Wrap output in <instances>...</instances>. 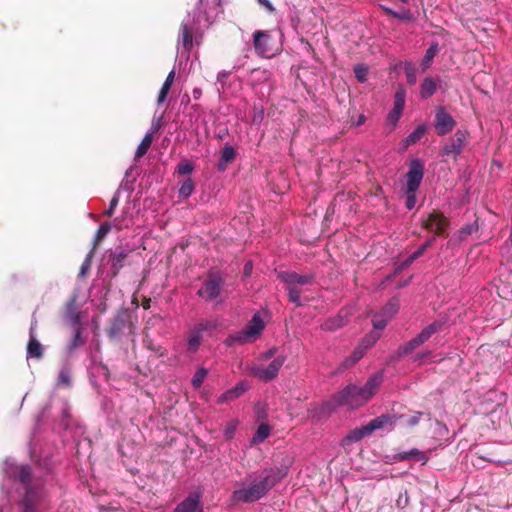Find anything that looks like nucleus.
Instances as JSON below:
<instances>
[{
    "mask_svg": "<svg viewBox=\"0 0 512 512\" xmlns=\"http://www.w3.org/2000/svg\"><path fill=\"white\" fill-rule=\"evenodd\" d=\"M9 477L14 478L20 482L25 490V497L23 499V512H32L31 493V469L29 466L23 465H9L7 468Z\"/></svg>",
    "mask_w": 512,
    "mask_h": 512,
    "instance_id": "obj_6",
    "label": "nucleus"
},
{
    "mask_svg": "<svg viewBox=\"0 0 512 512\" xmlns=\"http://www.w3.org/2000/svg\"><path fill=\"white\" fill-rule=\"evenodd\" d=\"M469 132L467 130H457L453 137L442 147L443 155H453L454 158L459 156L467 142Z\"/></svg>",
    "mask_w": 512,
    "mask_h": 512,
    "instance_id": "obj_12",
    "label": "nucleus"
},
{
    "mask_svg": "<svg viewBox=\"0 0 512 512\" xmlns=\"http://www.w3.org/2000/svg\"><path fill=\"white\" fill-rule=\"evenodd\" d=\"M270 36L267 32L257 30L253 34V45L259 55H266L269 52L267 43Z\"/></svg>",
    "mask_w": 512,
    "mask_h": 512,
    "instance_id": "obj_24",
    "label": "nucleus"
},
{
    "mask_svg": "<svg viewBox=\"0 0 512 512\" xmlns=\"http://www.w3.org/2000/svg\"><path fill=\"white\" fill-rule=\"evenodd\" d=\"M287 291H288V300L293 303L296 307L302 306L301 302V290L298 289L296 286L293 285H287Z\"/></svg>",
    "mask_w": 512,
    "mask_h": 512,
    "instance_id": "obj_38",
    "label": "nucleus"
},
{
    "mask_svg": "<svg viewBox=\"0 0 512 512\" xmlns=\"http://www.w3.org/2000/svg\"><path fill=\"white\" fill-rule=\"evenodd\" d=\"M43 351V346L36 339H34V358H41Z\"/></svg>",
    "mask_w": 512,
    "mask_h": 512,
    "instance_id": "obj_54",
    "label": "nucleus"
},
{
    "mask_svg": "<svg viewBox=\"0 0 512 512\" xmlns=\"http://www.w3.org/2000/svg\"><path fill=\"white\" fill-rule=\"evenodd\" d=\"M449 224L448 218L436 211L430 213L426 219L422 220L423 228L433 231L435 236H444Z\"/></svg>",
    "mask_w": 512,
    "mask_h": 512,
    "instance_id": "obj_11",
    "label": "nucleus"
},
{
    "mask_svg": "<svg viewBox=\"0 0 512 512\" xmlns=\"http://www.w3.org/2000/svg\"><path fill=\"white\" fill-rule=\"evenodd\" d=\"M370 426L367 423L366 425L361 426L360 428H355L351 430L344 438H343V444L344 445H350L352 443H356L360 440H362L364 437L369 436L372 434L371 429H369Z\"/></svg>",
    "mask_w": 512,
    "mask_h": 512,
    "instance_id": "obj_23",
    "label": "nucleus"
},
{
    "mask_svg": "<svg viewBox=\"0 0 512 512\" xmlns=\"http://www.w3.org/2000/svg\"><path fill=\"white\" fill-rule=\"evenodd\" d=\"M403 417V415H398L396 413L382 414L368 422L370 426L369 429H371L373 433L378 429H382L385 427H393Z\"/></svg>",
    "mask_w": 512,
    "mask_h": 512,
    "instance_id": "obj_17",
    "label": "nucleus"
},
{
    "mask_svg": "<svg viewBox=\"0 0 512 512\" xmlns=\"http://www.w3.org/2000/svg\"><path fill=\"white\" fill-rule=\"evenodd\" d=\"M265 323L259 315L255 314L252 319L243 328L245 333L254 341L264 330Z\"/></svg>",
    "mask_w": 512,
    "mask_h": 512,
    "instance_id": "obj_21",
    "label": "nucleus"
},
{
    "mask_svg": "<svg viewBox=\"0 0 512 512\" xmlns=\"http://www.w3.org/2000/svg\"><path fill=\"white\" fill-rule=\"evenodd\" d=\"M247 82L257 93L262 95H264L263 89H266L269 94L274 87L271 71L261 67L250 70Z\"/></svg>",
    "mask_w": 512,
    "mask_h": 512,
    "instance_id": "obj_8",
    "label": "nucleus"
},
{
    "mask_svg": "<svg viewBox=\"0 0 512 512\" xmlns=\"http://www.w3.org/2000/svg\"><path fill=\"white\" fill-rule=\"evenodd\" d=\"M439 46L437 42H433L429 48L426 50V53L422 59L421 66L423 70L429 68L433 62L434 57L438 53Z\"/></svg>",
    "mask_w": 512,
    "mask_h": 512,
    "instance_id": "obj_34",
    "label": "nucleus"
},
{
    "mask_svg": "<svg viewBox=\"0 0 512 512\" xmlns=\"http://www.w3.org/2000/svg\"><path fill=\"white\" fill-rule=\"evenodd\" d=\"M427 131V125L426 124H420L416 127L415 130H413L404 140V145L406 147L416 144L418 141L421 140V138L425 135Z\"/></svg>",
    "mask_w": 512,
    "mask_h": 512,
    "instance_id": "obj_29",
    "label": "nucleus"
},
{
    "mask_svg": "<svg viewBox=\"0 0 512 512\" xmlns=\"http://www.w3.org/2000/svg\"><path fill=\"white\" fill-rule=\"evenodd\" d=\"M194 165L189 160H183L177 165V172L181 175H187L192 173Z\"/></svg>",
    "mask_w": 512,
    "mask_h": 512,
    "instance_id": "obj_47",
    "label": "nucleus"
},
{
    "mask_svg": "<svg viewBox=\"0 0 512 512\" xmlns=\"http://www.w3.org/2000/svg\"><path fill=\"white\" fill-rule=\"evenodd\" d=\"M353 366L352 362L350 361L349 357H346L340 364V369L345 370L349 369Z\"/></svg>",
    "mask_w": 512,
    "mask_h": 512,
    "instance_id": "obj_63",
    "label": "nucleus"
},
{
    "mask_svg": "<svg viewBox=\"0 0 512 512\" xmlns=\"http://www.w3.org/2000/svg\"><path fill=\"white\" fill-rule=\"evenodd\" d=\"M422 344L420 343V341L417 339V337H413L411 340H409L408 342L400 345L397 350H396V357L398 359L400 358H405L407 357L408 355H410L411 353L414 352V350L416 348H418L419 346H421Z\"/></svg>",
    "mask_w": 512,
    "mask_h": 512,
    "instance_id": "obj_27",
    "label": "nucleus"
},
{
    "mask_svg": "<svg viewBox=\"0 0 512 512\" xmlns=\"http://www.w3.org/2000/svg\"><path fill=\"white\" fill-rule=\"evenodd\" d=\"M424 163L419 158H414L409 164V169L405 174V207L412 210L416 205V192L419 189L424 177Z\"/></svg>",
    "mask_w": 512,
    "mask_h": 512,
    "instance_id": "obj_3",
    "label": "nucleus"
},
{
    "mask_svg": "<svg viewBox=\"0 0 512 512\" xmlns=\"http://www.w3.org/2000/svg\"><path fill=\"white\" fill-rule=\"evenodd\" d=\"M354 73H355L356 79L359 82L363 83L366 81V76H367L368 70L364 65H356L354 67Z\"/></svg>",
    "mask_w": 512,
    "mask_h": 512,
    "instance_id": "obj_49",
    "label": "nucleus"
},
{
    "mask_svg": "<svg viewBox=\"0 0 512 512\" xmlns=\"http://www.w3.org/2000/svg\"><path fill=\"white\" fill-rule=\"evenodd\" d=\"M285 355H278L276 358H274L271 363L264 367V366H256L252 368V374L253 376L257 377L258 379L269 382L272 381L274 378L277 377L281 367L286 361Z\"/></svg>",
    "mask_w": 512,
    "mask_h": 512,
    "instance_id": "obj_9",
    "label": "nucleus"
},
{
    "mask_svg": "<svg viewBox=\"0 0 512 512\" xmlns=\"http://www.w3.org/2000/svg\"><path fill=\"white\" fill-rule=\"evenodd\" d=\"M118 202H119V195H118V193H116L110 200L108 209L104 212V215L106 217H111L114 214V210H115L116 206L118 205Z\"/></svg>",
    "mask_w": 512,
    "mask_h": 512,
    "instance_id": "obj_51",
    "label": "nucleus"
},
{
    "mask_svg": "<svg viewBox=\"0 0 512 512\" xmlns=\"http://www.w3.org/2000/svg\"><path fill=\"white\" fill-rule=\"evenodd\" d=\"M252 269H253L252 261L246 262L244 265V268H243V275L245 277H249L252 273Z\"/></svg>",
    "mask_w": 512,
    "mask_h": 512,
    "instance_id": "obj_58",
    "label": "nucleus"
},
{
    "mask_svg": "<svg viewBox=\"0 0 512 512\" xmlns=\"http://www.w3.org/2000/svg\"><path fill=\"white\" fill-rule=\"evenodd\" d=\"M341 320L338 318H333L327 320L325 323L321 325V328L326 331H333L339 327H341Z\"/></svg>",
    "mask_w": 512,
    "mask_h": 512,
    "instance_id": "obj_48",
    "label": "nucleus"
},
{
    "mask_svg": "<svg viewBox=\"0 0 512 512\" xmlns=\"http://www.w3.org/2000/svg\"><path fill=\"white\" fill-rule=\"evenodd\" d=\"M277 352L276 347H272L269 350H267L265 353H263V359L268 360L272 358Z\"/></svg>",
    "mask_w": 512,
    "mask_h": 512,
    "instance_id": "obj_62",
    "label": "nucleus"
},
{
    "mask_svg": "<svg viewBox=\"0 0 512 512\" xmlns=\"http://www.w3.org/2000/svg\"><path fill=\"white\" fill-rule=\"evenodd\" d=\"M404 70H405L407 83L411 86L415 85L417 82V77H416V68L414 67V65L411 63H405Z\"/></svg>",
    "mask_w": 512,
    "mask_h": 512,
    "instance_id": "obj_44",
    "label": "nucleus"
},
{
    "mask_svg": "<svg viewBox=\"0 0 512 512\" xmlns=\"http://www.w3.org/2000/svg\"><path fill=\"white\" fill-rule=\"evenodd\" d=\"M59 381L61 383L65 384L66 386H69L70 383H71L69 375L67 373H65V372H61L59 374Z\"/></svg>",
    "mask_w": 512,
    "mask_h": 512,
    "instance_id": "obj_60",
    "label": "nucleus"
},
{
    "mask_svg": "<svg viewBox=\"0 0 512 512\" xmlns=\"http://www.w3.org/2000/svg\"><path fill=\"white\" fill-rule=\"evenodd\" d=\"M76 301L77 296L74 294L65 305L64 317L71 327L82 326L81 313L77 308Z\"/></svg>",
    "mask_w": 512,
    "mask_h": 512,
    "instance_id": "obj_18",
    "label": "nucleus"
},
{
    "mask_svg": "<svg viewBox=\"0 0 512 512\" xmlns=\"http://www.w3.org/2000/svg\"><path fill=\"white\" fill-rule=\"evenodd\" d=\"M431 355H432V352L430 350L418 352L414 356V362H417L418 365H423L425 363V359L430 358Z\"/></svg>",
    "mask_w": 512,
    "mask_h": 512,
    "instance_id": "obj_52",
    "label": "nucleus"
},
{
    "mask_svg": "<svg viewBox=\"0 0 512 512\" xmlns=\"http://www.w3.org/2000/svg\"><path fill=\"white\" fill-rule=\"evenodd\" d=\"M390 319L385 316L382 312L374 313L372 316L373 327L377 330H383Z\"/></svg>",
    "mask_w": 512,
    "mask_h": 512,
    "instance_id": "obj_40",
    "label": "nucleus"
},
{
    "mask_svg": "<svg viewBox=\"0 0 512 512\" xmlns=\"http://www.w3.org/2000/svg\"><path fill=\"white\" fill-rule=\"evenodd\" d=\"M132 316L128 309H120L111 320L107 335L111 340L133 333Z\"/></svg>",
    "mask_w": 512,
    "mask_h": 512,
    "instance_id": "obj_7",
    "label": "nucleus"
},
{
    "mask_svg": "<svg viewBox=\"0 0 512 512\" xmlns=\"http://www.w3.org/2000/svg\"><path fill=\"white\" fill-rule=\"evenodd\" d=\"M364 350L365 348L358 346L353 350L351 354L356 357V360H360L364 355Z\"/></svg>",
    "mask_w": 512,
    "mask_h": 512,
    "instance_id": "obj_59",
    "label": "nucleus"
},
{
    "mask_svg": "<svg viewBox=\"0 0 512 512\" xmlns=\"http://www.w3.org/2000/svg\"><path fill=\"white\" fill-rule=\"evenodd\" d=\"M380 7L387 15L392 16L393 18L399 19L401 21H413L414 20L413 15L409 9H406L402 12H397V11H394L393 9L383 6V5H381Z\"/></svg>",
    "mask_w": 512,
    "mask_h": 512,
    "instance_id": "obj_36",
    "label": "nucleus"
},
{
    "mask_svg": "<svg viewBox=\"0 0 512 512\" xmlns=\"http://www.w3.org/2000/svg\"><path fill=\"white\" fill-rule=\"evenodd\" d=\"M382 380V375L376 373L369 377L363 386L349 384L341 391L335 393L331 399L324 404V408L327 411H333L341 406H347L350 409L361 407L375 395Z\"/></svg>",
    "mask_w": 512,
    "mask_h": 512,
    "instance_id": "obj_1",
    "label": "nucleus"
},
{
    "mask_svg": "<svg viewBox=\"0 0 512 512\" xmlns=\"http://www.w3.org/2000/svg\"><path fill=\"white\" fill-rule=\"evenodd\" d=\"M394 459L397 461L412 460L415 462H420L424 465L429 460V457L426 454V452L418 450L417 448H413L409 451L400 452L396 454L394 456Z\"/></svg>",
    "mask_w": 512,
    "mask_h": 512,
    "instance_id": "obj_20",
    "label": "nucleus"
},
{
    "mask_svg": "<svg viewBox=\"0 0 512 512\" xmlns=\"http://www.w3.org/2000/svg\"><path fill=\"white\" fill-rule=\"evenodd\" d=\"M405 90L399 89L396 91L394 95V107L393 109L388 113L387 121L391 125L395 126L397 122L399 121L403 110L405 106Z\"/></svg>",
    "mask_w": 512,
    "mask_h": 512,
    "instance_id": "obj_14",
    "label": "nucleus"
},
{
    "mask_svg": "<svg viewBox=\"0 0 512 512\" xmlns=\"http://www.w3.org/2000/svg\"><path fill=\"white\" fill-rule=\"evenodd\" d=\"M236 157V151L232 146H225L222 150L221 157L217 164L218 171H225L229 163L233 162Z\"/></svg>",
    "mask_w": 512,
    "mask_h": 512,
    "instance_id": "obj_26",
    "label": "nucleus"
},
{
    "mask_svg": "<svg viewBox=\"0 0 512 512\" xmlns=\"http://www.w3.org/2000/svg\"><path fill=\"white\" fill-rule=\"evenodd\" d=\"M435 240V237H431L430 239H428L425 243H423L422 245H420V247L415 250L405 261H404V265L405 266H409L411 265L416 259H418L420 256H422L424 254V252L432 245V243L434 242Z\"/></svg>",
    "mask_w": 512,
    "mask_h": 512,
    "instance_id": "obj_35",
    "label": "nucleus"
},
{
    "mask_svg": "<svg viewBox=\"0 0 512 512\" xmlns=\"http://www.w3.org/2000/svg\"><path fill=\"white\" fill-rule=\"evenodd\" d=\"M224 282V278L219 271L209 270L206 279L197 291V295L207 302H221L222 299H220V297Z\"/></svg>",
    "mask_w": 512,
    "mask_h": 512,
    "instance_id": "obj_5",
    "label": "nucleus"
},
{
    "mask_svg": "<svg viewBox=\"0 0 512 512\" xmlns=\"http://www.w3.org/2000/svg\"><path fill=\"white\" fill-rule=\"evenodd\" d=\"M203 5V0L198 1L197 11H195L192 18H188L181 23L180 32L178 36V45H182L183 51L190 53L194 46V40L198 44V26L200 21V11Z\"/></svg>",
    "mask_w": 512,
    "mask_h": 512,
    "instance_id": "obj_4",
    "label": "nucleus"
},
{
    "mask_svg": "<svg viewBox=\"0 0 512 512\" xmlns=\"http://www.w3.org/2000/svg\"><path fill=\"white\" fill-rule=\"evenodd\" d=\"M94 248L90 250V252L86 255L79 272V277H85L87 272L89 271L92 263V258L94 256Z\"/></svg>",
    "mask_w": 512,
    "mask_h": 512,
    "instance_id": "obj_45",
    "label": "nucleus"
},
{
    "mask_svg": "<svg viewBox=\"0 0 512 512\" xmlns=\"http://www.w3.org/2000/svg\"><path fill=\"white\" fill-rule=\"evenodd\" d=\"M248 388L249 385L247 382H239L233 388L221 394L218 398V403L235 400L239 398L244 392H246Z\"/></svg>",
    "mask_w": 512,
    "mask_h": 512,
    "instance_id": "obj_22",
    "label": "nucleus"
},
{
    "mask_svg": "<svg viewBox=\"0 0 512 512\" xmlns=\"http://www.w3.org/2000/svg\"><path fill=\"white\" fill-rule=\"evenodd\" d=\"M253 342L251 338L245 333V330L242 329L234 334H230L224 341V344L228 347H232L235 345H243L246 343Z\"/></svg>",
    "mask_w": 512,
    "mask_h": 512,
    "instance_id": "obj_28",
    "label": "nucleus"
},
{
    "mask_svg": "<svg viewBox=\"0 0 512 512\" xmlns=\"http://www.w3.org/2000/svg\"><path fill=\"white\" fill-rule=\"evenodd\" d=\"M436 82L431 77H426L420 85V97L428 99L436 92Z\"/></svg>",
    "mask_w": 512,
    "mask_h": 512,
    "instance_id": "obj_30",
    "label": "nucleus"
},
{
    "mask_svg": "<svg viewBox=\"0 0 512 512\" xmlns=\"http://www.w3.org/2000/svg\"><path fill=\"white\" fill-rule=\"evenodd\" d=\"M399 310V300L391 298L389 302L382 308V313L391 319Z\"/></svg>",
    "mask_w": 512,
    "mask_h": 512,
    "instance_id": "obj_37",
    "label": "nucleus"
},
{
    "mask_svg": "<svg viewBox=\"0 0 512 512\" xmlns=\"http://www.w3.org/2000/svg\"><path fill=\"white\" fill-rule=\"evenodd\" d=\"M477 230H478V224L476 222L472 223V224L465 225L464 227H462L459 230L460 239L461 240L464 239V236L471 235L472 233L476 232Z\"/></svg>",
    "mask_w": 512,
    "mask_h": 512,
    "instance_id": "obj_50",
    "label": "nucleus"
},
{
    "mask_svg": "<svg viewBox=\"0 0 512 512\" xmlns=\"http://www.w3.org/2000/svg\"><path fill=\"white\" fill-rule=\"evenodd\" d=\"M456 126V121L443 106L435 110L434 128L438 136H444L450 133Z\"/></svg>",
    "mask_w": 512,
    "mask_h": 512,
    "instance_id": "obj_10",
    "label": "nucleus"
},
{
    "mask_svg": "<svg viewBox=\"0 0 512 512\" xmlns=\"http://www.w3.org/2000/svg\"><path fill=\"white\" fill-rule=\"evenodd\" d=\"M201 508V493H190L172 512H198Z\"/></svg>",
    "mask_w": 512,
    "mask_h": 512,
    "instance_id": "obj_16",
    "label": "nucleus"
},
{
    "mask_svg": "<svg viewBox=\"0 0 512 512\" xmlns=\"http://www.w3.org/2000/svg\"><path fill=\"white\" fill-rule=\"evenodd\" d=\"M27 356L32 357V326L29 329V339L26 346Z\"/></svg>",
    "mask_w": 512,
    "mask_h": 512,
    "instance_id": "obj_57",
    "label": "nucleus"
},
{
    "mask_svg": "<svg viewBox=\"0 0 512 512\" xmlns=\"http://www.w3.org/2000/svg\"><path fill=\"white\" fill-rule=\"evenodd\" d=\"M270 434V427L267 424H260L258 429L253 436V442L259 443L263 442Z\"/></svg>",
    "mask_w": 512,
    "mask_h": 512,
    "instance_id": "obj_42",
    "label": "nucleus"
},
{
    "mask_svg": "<svg viewBox=\"0 0 512 512\" xmlns=\"http://www.w3.org/2000/svg\"><path fill=\"white\" fill-rule=\"evenodd\" d=\"M159 129V126L158 125H155V126H152V129L151 131H148L144 138L142 139L141 143L138 145L137 147V150L135 152V159L136 160H139L140 158H142L146 153L147 151L149 150L152 142H153V139H154V133L156 131H158Z\"/></svg>",
    "mask_w": 512,
    "mask_h": 512,
    "instance_id": "obj_25",
    "label": "nucleus"
},
{
    "mask_svg": "<svg viewBox=\"0 0 512 512\" xmlns=\"http://www.w3.org/2000/svg\"><path fill=\"white\" fill-rule=\"evenodd\" d=\"M208 374V370L206 368H199L195 374L193 375L192 377V380H191V383H192V386L195 388V389H198L201 387L202 383L204 382L206 376Z\"/></svg>",
    "mask_w": 512,
    "mask_h": 512,
    "instance_id": "obj_41",
    "label": "nucleus"
},
{
    "mask_svg": "<svg viewBox=\"0 0 512 512\" xmlns=\"http://www.w3.org/2000/svg\"><path fill=\"white\" fill-rule=\"evenodd\" d=\"M446 325V320L438 319L433 321L432 323L425 326L420 333L416 335L417 339L420 341L421 344H424L427 342L432 335L435 333L441 332Z\"/></svg>",
    "mask_w": 512,
    "mask_h": 512,
    "instance_id": "obj_19",
    "label": "nucleus"
},
{
    "mask_svg": "<svg viewBox=\"0 0 512 512\" xmlns=\"http://www.w3.org/2000/svg\"><path fill=\"white\" fill-rule=\"evenodd\" d=\"M201 340L202 334L196 328L191 329L187 342L188 351L196 352L201 344Z\"/></svg>",
    "mask_w": 512,
    "mask_h": 512,
    "instance_id": "obj_33",
    "label": "nucleus"
},
{
    "mask_svg": "<svg viewBox=\"0 0 512 512\" xmlns=\"http://www.w3.org/2000/svg\"><path fill=\"white\" fill-rule=\"evenodd\" d=\"M130 252L131 250L124 249L123 247H117L114 251L110 252L109 261L112 277H116L119 274Z\"/></svg>",
    "mask_w": 512,
    "mask_h": 512,
    "instance_id": "obj_15",
    "label": "nucleus"
},
{
    "mask_svg": "<svg viewBox=\"0 0 512 512\" xmlns=\"http://www.w3.org/2000/svg\"><path fill=\"white\" fill-rule=\"evenodd\" d=\"M72 328L74 330V336H73L71 342L67 346V350L69 353H72L77 348H79L85 344V339L82 337L83 327L78 326V327H72Z\"/></svg>",
    "mask_w": 512,
    "mask_h": 512,
    "instance_id": "obj_31",
    "label": "nucleus"
},
{
    "mask_svg": "<svg viewBox=\"0 0 512 512\" xmlns=\"http://www.w3.org/2000/svg\"><path fill=\"white\" fill-rule=\"evenodd\" d=\"M111 227H112L111 224L108 222H104L99 226V228L96 232V235H95V239H94V246H93L94 249L110 232Z\"/></svg>",
    "mask_w": 512,
    "mask_h": 512,
    "instance_id": "obj_39",
    "label": "nucleus"
},
{
    "mask_svg": "<svg viewBox=\"0 0 512 512\" xmlns=\"http://www.w3.org/2000/svg\"><path fill=\"white\" fill-rule=\"evenodd\" d=\"M349 358L353 365H355L359 361V360H356V357L353 356L352 354L349 356Z\"/></svg>",
    "mask_w": 512,
    "mask_h": 512,
    "instance_id": "obj_64",
    "label": "nucleus"
},
{
    "mask_svg": "<svg viewBox=\"0 0 512 512\" xmlns=\"http://www.w3.org/2000/svg\"><path fill=\"white\" fill-rule=\"evenodd\" d=\"M261 6H264L269 12H274L275 8L269 0H257Z\"/></svg>",
    "mask_w": 512,
    "mask_h": 512,
    "instance_id": "obj_61",
    "label": "nucleus"
},
{
    "mask_svg": "<svg viewBox=\"0 0 512 512\" xmlns=\"http://www.w3.org/2000/svg\"><path fill=\"white\" fill-rule=\"evenodd\" d=\"M423 415V412H415L411 417L407 419V425L410 427L416 426L420 422Z\"/></svg>",
    "mask_w": 512,
    "mask_h": 512,
    "instance_id": "obj_53",
    "label": "nucleus"
},
{
    "mask_svg": "<svg viewBox=\"0 0 512 512\" xmlns=\"http://www.w3.org/2000/svg\"><path fill=\"white\" fill-rule=\"evenodd\" d=\"M287 474L288 467L286 466L262 469L251 486L235 490L232 497L237 502H255L266 495Z\"/></svg>",
    "mask_w": 512,
    "mask_h": 512,
    "instance_id": "obj_2",
    "label": "nucleus"
},
{
    "mask_svg": "<svg viewBox=\"0 0 512 512\" xmlns=\"http://www.w3.org/2000/svg\"><path fill=\"white\" fill-rule=\"evenodd\" d=\"M62 425L67 429L69 427L68 419L70 418V412L67 408L62 411Z\"/></svg>",
    "mask_w": 512,
    "mask_h": 512,
    "instance_id": "obj_56",
    "label": "nucleus"
},
{
    "mask_svg": "<svg viewBox=\"0 0 512 512\" xmlns=\"http://www.w3.org/2000/svg\"><path fill=\"white\" fill-rule=\"evenodd\" d=\"M174 78H175V71L172 70L169 72V74L167 75L161 89H160V92H159V95H158V99H157V102L158 104H161L163 103L166 98H167V95L171 89V86L173 84V81H174Z\"/></svg>",
    "mask_w": 512,
    "mask_h": 512,
    "instance_id": "obj_32",
    "label": "nucleus"
},
{
    "mask_svg": "<svg viewBox=\"0 0 512 512\" xmlns=\"http://www.w3.org/2000/svg\"><path fill=\"white\" fill-rule=\"evenodd\" d=\"M277 277L286 285H307L312 284L314 282L315 276L314 274H305L300 275L294 271H280L277 273Z\"/></svg>",
    "mask_w": 512,
    "mask_h": 512,
    "instance_id": "obj_13",
    "label": "nucleus"
},
{
    "mask_svg": "<svg viewBox=\"0 0 512 512\" xmlns=\"http://www.w3.org/2000/svg\"><path fill=\"white\" fill-rule=\"evenodd\" d=\"M195 188L194 182L191 178H187L179 189V195L184 198H188Z\"/></svg>",
    "mask_w": 512,
    "mask_h": 512,
    "instance_id": "obj_43",
    "label": "nucleus"
},
{
    "mask_svg": "<svg viewBox=\"0 0 512 512\" xmlns=\"http://www.w3.org/2000/svg\"><path fill=\"white\" fill-rule=\"evenodd\" d=\"M235 429H236V425L233 424V423H230L226 428H225V436L228 438V439H231L234 435V432H235Z\"/></svg>",
    "mask_w": 512,
    "mask_h": 512,
    "instance_id": "obj_55",
    "label": "nucleus"
},
{
    "mask_svg": "<svg viewBox=\"0 0 512 512\" xmlns=\"http://www.w3.org/2000/svg\"><path fill=\"white\" fill-rule=\"evenodd\" d=\"M218 327V323L213 320L201 321L194 326L201 334L205 331H212Z\"/></svg>",
    "mask_w": 512,
    "mask_h": 512,
    "instance_id": "obj_46",
    "label": "nucleus"
}]
</instances>
